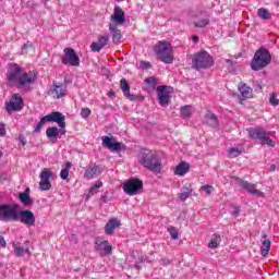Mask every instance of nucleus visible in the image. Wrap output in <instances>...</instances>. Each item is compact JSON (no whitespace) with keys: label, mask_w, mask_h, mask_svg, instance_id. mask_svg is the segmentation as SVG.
Segmentation results:
<instances>
[{"label":"nucleus","mask_w":279,"mask_h":279,"mask_svg":"<svg viewBox=\"0 0 279 279\" xmlns=\"http://www.w3.org/2000/svg\"><path fill=\"white\" fill-rule=\"evenodd\" d=\"M95 250L100 256H110L112 255V245L108 243V240L97 239L95 242Z\"/></svg>","instance_id":"f8f14e48"},{"label":"nucleus","mask_w":279,"mask_h":279,"mask_svg":"<svg viewBox=\"0 0 279 279\" xmlns=\"http://www.w3.org/2000/svg\"><path fill=\"white\" fill-rule=\"evenodd\" d=\"M193 193V187L191 184H185L183 187H182V193L179 195L181 202H184L186 201L187 198L191 197Z\"/></svg>","instance_id":"c85d7f7f"},{"label":"nucleus","mask_w":279,"mask_h":279,"mask_svg":"<svg viewBox=\"0 0 279 279\" xmlns=\"http://www.w3.org/2000/svg\"><path fill=\"white\" fill-rule=\"evenodd\" d=\"M270 171H276V165L270 166Z\"/></svg>","instance_id":"6e6d98bb"},{"label":"nucleus","mask_w":279,"mask_h":279,"mask_svg":"<svg viewBox=\"0 0 279 279\" xmlns=\"http://www.w3.org/2000/svg\"><path fill=\"white\" fill-rule=\"evenodd\" d=\"M193 43H199V37L197 35L192 36Z\"/></svg>","instance_id":"603ef678"},{"label":"nucleus","mask_w":279,"mask_h":279,"mask_svg":"<svg viewBox=\"0 0 279 279\" xmlns=\"http://www.w3.org/2000/svg\"><path fill=\"white\" fill-rule=\"evenodd\" d=\"M220 243H221V235L215 233L211 235V240L208 244V247H210L211 250H217Z\"/></svg>","instance_id":"473e14b6"},{"label":"nucleus","mask_w":279,"mask_h":279,"mask_svg":"<svg viewBox=\"0 0 279 279\" xmlns=\"http://www.w3.org/2000/svg\"><path fill=\"white\" fill-rule=\"evenodd\" d=\"M98 175H101V166L89 163L85 169V180H93V178H97Z\"/></svg>","instance_id":"aec40b11"},{"label":"nucleus","mask_w":279,"mask_h":279,"mask_svg":"<svg viewBox=\"0 0 279 279\" xmlns=\"http://www.w3.org/2000/svg\"><path fill=\"white\" fill-rule=\"evenodd\" d=\"M210 23V20L208 19H203V20H199L198 22H195V27H206V25H209Z\"/></svg>","instance_id":"ea45409f"},{"label":"nucleus","mask_w":279,"mask_h":279,"mask_svg":"<svg viewBox=\"0 0 279 279\" xmlns=\"http://www.w3.org/2000/svg\"><path fill=\"white\" fill-rule=\"evenodd\" d=\"M168 232L172 241H178V239H180V232H178V229H175V227L173 226L168 227Z\"/></svg>","instance_id":"e433bc0d"},{"label":"nucleus","mask_w":279,"mask_h":279,"mask_svg":"<svg viewBox=\"0 0 279 279\" xmlns=\"http://www.w3.org/2000/svg\"><path fill=\"white\" fill-rule=\"evenodd\" d=\"M239 156H241V150H240L239 148H236V147H231V148L229 149V157H230V158H236V157H239Z\"/></svg>","instance_id":"58836bf2"},{"label":"nucleus","mask_w":279,"mask_h":279,"mask_svg":"<svg viewBox=\"0 0 279 279\" xmlns=\"http://www.w3.org/2000/svg\"><path fill=\"white\" fill-rule=\"evenodd\" d=\"M109 40H110V37H108V35L98 36L97 41H93L90 45L92 51L99 52L102 48L106 47V45H108Z\"/></svg>","instance_id":"4be33fe9"},{"label":"nucleus","mask_w":279,"mask_h":279,"mask_svg":"<svg viewBox=\"0 0 279 279\" xmlns=\"http://www.w3.org/2000/svg\"><path fill=\"white\" fill-rule=\"evenodd\" d=\"M11 101L19 104V99H12Z\"/></svg>","instance_id":"13d9d810"},{"label":"nucleus","mask_w":279,"mask_h":279,"mask_svg":"<svg viewBox=\"0 0 279 279\" xmlns=\"http://www.w3.org/2000/svg\"><path fill=\"white\" fill-rule=\"evenodd\" d=\"M157 99L162 108H167V106H169V102L171 101V92L169 90V86L161 85L157 87Z\"/></svg>","instance_id":"9b49d317"},{"label":"nucleus","mask_w":279,"mask_h":279,"mask_svg":"<svg viewBox=\"0 0 279 279\" xmlns=\"http://www.w3.org/2000/svg\"><path fill=\"white\" fill-rule=\"evenodd\" d=\"M19 199L23 204V206H33L34 199L29 196V187H26L23 193L19 194Z\"/></svg>","instance_id":"bb28decb"},{"label":"nucleus","mask_w":279,"mask_h":279,"mask_svg":"<svg viewBox=\"0 0 279 279\" xmlns=\"http://www.w3.org/2000/svg\"><path fill=\"white\" fill-rule=\"evenodd\" d=\"M38 80V74L27 73L23 71H13L8 74V81L17 88H24V90H32V84Z\"/></svg>","instance_id":"f03ea898"},{"label":"nucleus","mask_w":279,"mask_h":279,"mask_svg":"<svg viewBox=\"0 0 279 279\" xmlns=\"http://www.w3.org/2000/svg\"><path fill=\"white\" fill-rule=\"evenodd\" d=\"M10 71H21V65L16 64V63H12L10 65Z\"/></svg>","instance_id":"49530a36"},{"label":"nucleus","mask_w":279,"mask_h":279,"mask_svg":"<svg viewBox=\"0 0 279 279\" xmlns=\"http://www.w3.org/2000/svg\"><path fill=\"white\" fill-rule=\"evenodd\" d=\"M71 167H73V163L66 161L65 167L60 172L61 180H69V171L71 170Z\"/></svg>","instance_id":"f704fd0d"},{"label":"nucleus","mask_w":279,"mask_h":279,"mask_svg":"<svg viewBox=\"0 0 279 279\" xmlns=\"http://www.w3.org/2000/svg\"><path fill=\"white\" fill-rule=\"evenodd\" d=\"M269 104H271L272 106H279V99L278 96H276V94L270 95Z\"/></svg>","instance_id":"79ce46f5"},{"label":"nucleus","mask_w":279,"mask_h":279,"mask_svg":"<svg viewBox=\"0 0 279 279\" xmlns=\"http://www.w3.org/2000/svg\"><path fill=\"white\" fill-rule=\"evenodd\" d=\"M81 117H82V119H88V117H90V109L89 108H83L81 110Z\"/></svg>","instance_id":"37998d69"},{"label":"nucleus","mask_w":279,"mask_h":279,"mask_svg":"<svg viewBox=\"0 0 279 279\" xmlns=\"http://www.w3.org/2000/svg\"><path fill=\"white\" fill-rule=\"evenodd\" d=\"M8 243L5 242V238L3 235H0V247H7Z\"/></svg>","instance_id":"09e8293b"},{"label":"nucleus","mask_w":279,"mask_h":279,"mask_svg":"<svg viewBox=\"0 0 279 279\" xmlns=\"http://www.w3.org/2000/svg\"><path fill=\"white\" fill-rule=\"evenodd\" d=\"M256 90H263V87L260 85H257Z\"/></svg>","instance_id":"4d7b16f0"},{"label":"nucleus","mask_w":279,"mask_h":279,"mask_svg":"<svg viewBox=\"0 0 279 279\" xmlns=\"http://www.w3.org/2000/svg\"><path fill=\"white\" fill-rule=\"evenodd\" d=\"M0 178H1L2 180H8V175H7L5 173L0 174Z\"/></svg>","instance_id":"5fc2aeb1"},{"label":"nucleus","mask_w":279,"mask_h":279,"mask_svg":"<svg viewBox=\"0 0 279 279\" xmlns=\"http://www.w3.org/2000/svg\"><path fill=\"white\" fill-rule=\"evenodd\" d=\"M73 82V78L69 77V76H64V83L63 86H69V84H71Z\"/></svg>","instance_id":"de8ad7c7"},{"label":"nucleus","mask_w":279,"mask_h":279,"mask_svg":"<svg viewBox=\"0 0 279 279\" xmlns=\"http://www.w3.org/2000/svg\"><path fill=\"white\" fill-rule=\"evenodd\" d=\"M101 186H104L102 182H98L96 183L94 186L90 187L88 194H87V199L88 197H90L92 195H97L99 189H101Z\"/></svg>","instance_id":"4c0bfd02"},{"label":"nucleus","mask_w":279,"mask_h":279,"mask_svg":"<svg viewBox=\"0 0 279 279\" xmlns=\"http://www.w3.org/2000/svg\"><path fill=\"white\" fill-rule=\"evenodd\" d=\"M171 260H169V258H162L160 260V264L163 265V267H167V265H170Z\"/></svg>","instance_id":"8fccbe9b"},{"label":"nucleus","mask_w":279,"mask_h":279,"mask_svg":"<svg viewBox=\"0 0 279 279\" xmlns=\"http://www.w3.org/2000/svg\"><path fill=\"white\" fill-rule=\"evenodd\" d=\"M116 1H118V2H123V1H125V0H116Z\"/></svg>","instance_id":"680f3d73"},{"label":"nucleus","mask_w":279,"mask_h":279,"mask_svg":"<svg viewBox=\"0 0 279 279\" xmlns=\"http://www.w3.org/2000/svg\"><path fill=\"white\" fill-rule=\"evenodd\" d=\"M263 239H267V234L264 233V234H263Z\"/></svg>","instance_id":"052dcab7"},{"label":"nucleus","mask_w":279,"mask_h":279,"mask_svg":"<svg viewBox=\"0 0 279 279\" xmlns=\"http://www.w3.org/2000/svg\"><path fill=\"white\" fill-rule=\"evenodd\" d=\"M20 141H21V143L23 144V145H25V136H20Z\"/></svg>","instance_id":"864d4df0"},{"label":"nucleus","mask_w":279,"mask_h":279,"mask_svg":"<svg viewBox=\"0 0 279 279\" xmlns=\"http://www.w3.org/2000/svg\"><path fill=\"white\" fill-rule=\"evenodd\" d=\"M269 250H271V241L269 240H264L260 246V254L262 256H268L269 255Z\"/></svg>","instance_id":"72a5a7b5"},{"label":"nucleus","mask_w":279,"mask_h":279,"mask_svg":"<svg viewBox=\"0 0 279 279\" xmlns=\"http://www.w3.org/2000/svg\"><path fill=\"white\" fill-rule=\"evenodd\" d=\"M194 69H210L215 64V59L206 50L194 53L192 59Z\"/></svg>","instance_id":"6e6552de"},{"label":"nucleus","mask_w":279,"mask_h":279,"mask_svg":"<svg viewBox=\"0 0 279 279\" xmlns=\"http://www.w3.org/2000/svg\"><path fill=\"white\" fill-rule=\"evenodd\" d=\"M238 90L240 93L239 95L240 101H247V99H252L254 90L252 89V87L247 86V84L241 82L238 85Z\"/></svg>","instance_id":"a211bd4d"},{"label":"nucleus","mask_w":279,"mask_h":279,"mask_svg":"<svg viewBox=\"0 0 279 279\" xmlns=\"http://www.w3.org/2000/svg\"><path fill=\"white\" fill-rule=\"evenodd\" d=\"M135 267H136L137 269H140V268H138V265H136Z\"/></svg>","instance_id":"e2e57ef3"},{"label":"nucleus","mask_w":279,"mask_h":279,"mask_svg":"<svg viewBox=\"0 0 279 279\" xmlns=\"http://www.w3.org/2000/svg\"><path fill=\"white\" fill-rule=\"evenodd\" d=\"M238 185L240 189H243V191H247L251 195H257V197H263V192L256 189V185L244 181L243 179H236Z\"/></svg>","instance_id":"dca6fc26"},{"label":"nucleus","mask_w":279,"mask_h":279,"mask_svg":"<svg viewBox=\"0 0 279 279\" xmlns=\"http://www.w3.org/2000/svg\"><path fill=\"white\" fill-rule=\"evenodd\" d=\"M158 82H160V80L156 76L146 77L144 80L145 90H148L149 93H154V90H156V86H158Z\"/></svg>","instance_id":"b1692460"},{"label":"nucleus","mask_w":279,"mask_h":279,"mask_svg":"<svg viewBox=\"0 0 279 279\" xmlns=\"http://www.w3.org/2000/svg\"><path fill=\"white\" fill-rule=\"evenodd\" d=\"M155 53L161 62H165V64H171L173 62V46L168 41L157 43L155 46Z\"/></svg>","instance_id":"423d86ee"},{"label":"nucleus","mask_w":279,"mask_h":279,"mask_svg":"<svg viewBox=\"0 0 279 279\" xmlns=\"http://www.w3.org/2000/svg\"><path fill=\"white\" fill-rule=\"evenodd\" d=\"M51 175H52V172L49 171V169L44 168V170L39 174V178H40L39 186L41 191H49V189H51V181H49Z\"/></svg>","instance_id":"f3484780"},{"label":"nucleus","mask_w":279,"mask_h":279,"mask_svg":"<svg viewBox=\"0 0 279 279\" xmlns=\"http://www.w3.org/2000/svg\"><path fill=\"white\" fill-rule=\"evenodd\" d=\"M271 64V53L265 47H260L254 53V57L251 61V69L253 71H260L266 66Z\"/></svg>","instance_id":"20e7f679"},{"label":"nucleus","mask_w":279,"mask_h":279,"mask_svg":"<svg viewBox=\"0 0 279 279\" xmlns=\"http://www.w3.org/2000/svg\"><path fill=\"white\" fill-rule=\"evenodd\" d=\"M102 145L111 151H121L122 149H125V145L123 143L113 142V140L108 136H102Z\"/></svg>","instance_id":"6ab92c4d"},{"label":"nucleus","mask_w":279,"mask_h":279,"mask_svg":"<svg viewBox=\"0 0 279 279\" xmlns=\"http://www.w3.org/2000/svg\"><path fill=\"white\" fill-rule=\"evenodd\" d=\"M138 162L153 173L162 171V161L154 150L143 149L138 155Z\"/></svg>","instance_id":"7ed1b4c3"},{"label":"nucleus","mask_w":279,"mask_h":279,"mask_svg":"<svg viewBox=\"0 0 279 279\" xmlns=\"http://www.w3.org/2000/svg\"><path fill=\"white\" fill-rule=\"evenodd\" d=\"M207 125L210 128H219V120L217 119V114L208 113L205 117Z\"/></svg>","instance_id":"c756f323"},{"label":"nucleus","mask_w":279,"mask_h":279,"mask_svg":"<svg viewBox=\"0 0 279 279\" xmlns=\"http://www.w3.org/2000/svg\"><path fill=\"white\" fill-rule=\"evenodd\" d=\"M180 114H181L182 119H191V116L193 114V106L185 105V106L181 107Z\"/></svg>","instance_id":"2f4dec72"},{"label":"nucleus","mask_w":279,"mask_h":279,"mask_svg":"<svg viewBox=\"0 0 279 279\" xmlns=\"http://www.w3.org/2000/svg\"><path fill=\"white\" fill-rule=\"evenodd\" d=\"M239 213H240L239 207H234V209H233V211H232V215H233L234 217H239Z\"/></svg>","instance_id":"3c124183"},{"label":"nucleus","mask_w":279,"mask_h":279,"mask_svg":"<svg viewBox=\"0 0 279 279\" xmlns=\"http://www.w3.org/2000/svg\"><path fill=\"white\" fill-rule=\"evenodd\" d=\"M121 90L123 92L124 97L126 99H130V101H136L138 99V96L130 94V84L125 78H122L120 81Z\"/></svg>","instance_id":"5701e85b"},{"label":"nucleus","mask_w":279,"mask_h":279,"mask_svg":"<svg viewBox=\"0 0 279 279\" xmlns=\"http://www.w3.org/2000/svg\"><path fill=\"white\" fill-rule=\"evenodd\" d=\"M257 16H259V19H263V21H269V19H271V13H269L267 9L260 8L257 10Z\"/></svg>","instance_id":"c9c22d12"},{"label":"nucleus","mask_w":279,"mask_h":279,"mask_svg":"<svg viewBox=\"0 0 279 279\" xmlns=\"http://www.w3.org/2000/svg\"><path fill=\"white\" fill-rule=\"evenodd\" d=\"M66 117H64L62 112L52 111L49 114L40 118V121L34 129V133L40 134L43 126L47 125V123H57L60 129H58V126H49L46 130L47 138H49V141L52 143H56V141H58V136L66 134V131L64 130V128H66V122L64 121Z\"/></svg>","instance_id":"f257e3e1"},{"label":"nucleus","mask_w":279,"mask_h":279,"mask_svg":"<svg viewBox=\"0 0 279 279\" xmlns=\"http://www.w3.org/2000/svg\"><path fill=\"white\" fill-rule=\"evenodd\" d=\"M109 29H110V32H112V41L116 44L119 43L123 36L121 34V31L117 29V26L114 24H110Z\"/></svg>","instance_id":"7c9ffc66"},{"label":"nucleus","mask_w":279,"mask_h":279,"mask_svg":"<svg viewBox=\"0 0 279 279\" xmlns=\"http://www.w3.org/2000/svg\"><path fill=\"white\" fill-rule=\"evenodd\" d=\"M110 19L116 26L123 25L125 23V11L121 7H116Z\"/></svg>","instance_id":"412c9836"},{"label":"nucleus","mask_w":279,"mask_h":279,"mask_svg":"<svg viewBox=\"0 0 279 279\" xmlns=\"http://www.w3.org/2000/svg\"><path fill=\"white\" fill-rule=\"evenodd\" d=\"M12 99H17V102H14L12 100L7 102V112H19L23 110V107L25 106V100L23 99V96L14 94L12 96Z\"/></svg>","instance_id":"4468645a"},{"label":"nucleus","mask_w":279,"mask_h":279,"mask_svg":"<svg viewBox=\"0 0 279 279\" xmlns=\"http://www.w3.org/2000/svg\"><path fill=\"white\" fill-rule=\"evenodd\" d=\"M250 136L253 141H259L264 145H268V147H276V142L270 140L269 136H274L276 132L267 131L264 128L257 126L248 130Z\"/></svg>","instance_id":"39448f33"},{"label":"nucleus","mask_w":279,"mask_h":279,"mask_svg":"<svg viewBox=\"0 0 279 279\" xmlns=\"http://www.w3.org/2000/svg\"><path fill=\"white\" fill-rule=\"evenodd\" d=\"M5 124H3V122H0V136H5Z\"/></svg>","instance_id":"a18cd8bd"},{"label":"nucleus","mask_w":279,"mask_h":279,"mask_svg":"<svg viewBox=\"0 0 279 279\" xmlns=\"http://www.w3.org/2000/svg\"><path fill=\"white\" fill-rule=\"evenodd\" d=\"M63 58L61 59L62 64L68 66H80V56L75 52L73 48H64L63 50Z\"/></svg>","instance_id":"9d476101"},{"label":"nucleus","mask_w":279,"mask_h":279,"mask_svg":"<svg viewBox=\"0 0 279 279\" xmlns=\"http://www.w3.org/2000/svg\"><path fill=\"white\" fill-rule=\"evenodd\" d=\"M17 215H19V221L21 223H24V226H36V216H34V211L32 210H17Z\"/></svg>","instance_id":"ddd939ff"},{"label":"nucleus","mask_w":279,"mask_h":279,"mask_svg":"<svg viewBox=\"0 0 279 279\" xmlns=\"http://www.w3.org/2000/svg\"><path fill=\"white\" fill-rule=\"evenodd\" d=\"M140 66H141V69H143V71H147V70L151 69V63L146 62V61H142Z\"/></svg>","instance_id":"c03bdc74"},{"label":"nucleus","mask_w":279,"mask_h":279,"mask_svg":"<svg viewBox=\"0 0 279 279\" xmlns=\"http://www.w3.org/2000/svg\"><path fill=\"white\" fill-rule=\"evenodd\" d=\"M19 204H0V221H19Z\"/></svg>","instance_id":"0eeeda50"},{"label":"nucleus","mask_w":279,"mask_h":279,"mask_svg":"<svg viewBox=\"0 0 279 279\" xmlns=\"http://www.w3.org/2000/svg\"><path fill=\"white\" fill-rule=\"evenodd\" d=\"M201 191H204L206 195H213V191H215V187H213V185H203L201 186Z\"/></svg>","instance_id":"a19ab883"},{"label":"nucleus","mask_w":279,"mask_h":279,"mask_svg":"<svg viewBox=\"0 0 279 279\" xmlns=\"http://www.w3.org/2000/svg\"><path fill=\"white\" fill-rule=\"evenodd\" d=\"M119 226H121V221H119V219L117 218L109 219V221L105 226L106 234H109V235L114 234V229L119 228Z\"/></svg>","instance_id":"393cba45"},{"label":"nucleus","mask_w":279,"mask_h":279,"mask_svg":"<svg viewBox=\"0 0 279 279\" xmlns=\"http://www.w3.org/2000/svg\"><path fill=\"white\" fill-rule=\"evenodd\" d=\"M50 95L54 99H62V97H66V85L60 83H53L50 87Z\"/></svg>","instance_id":"2eb2a0df"},{"label":"nucleus","mask_w":279,"mask_h":279,"mask_svg":"<svg viewBox=\"0 0 279 279\" xmlns=\"http://www.w3.org/2000/svg\"><path fill=\"white\" fill-rule=\"evenodd\" d=\"M191 171V165H189L186 161L180 162L175 169H174V175H186Z\"/></svg>","instance_id":"cd10ccee"},{"label":"nucleus","mask_w":279,"mask_h":279,"mask_svg":"<svg viewBox=\"0 0 279 279\" xmlns=\"http://www.w3.org/2000/svg\"><path fill=\"white\" fill-rule=\"evenodd\" d=\"M123 191L126 195H138L143 191V181L140 179H130L124 182Z\"/></svg>","instance_id":"1a4fd4ad"},{"label":"nucleus","mask_w":279,"mask_h":279,"mask_svg":"<svg viewBox=\"0 0 279 279\" xmlns=\"http://www.w3.org/2000/svg\"><path fill=\"white\" fill-rule=\"evenodd\" d=\"M13 250L15 252V256H19L20 258H22V256H25V254H27L28 256H32V252L29 251V247H25L21 245V243L19 242L13 243Z\"/></svg>","instance_id":"a878e982"},{"label":"nucleus","mask_w":279,"mask_h":279,"mask_svg":"<svg viewBox=\"0 0 279 279\" xmlns=\"http://www.w3.org/2000/svg\"><path fill=\"white\" fill-rule=\"evenodd\" d=\"M0 158H3V151H0Z\"/></svg>","instance_id":"bf43d9fd"}]
</instances>
